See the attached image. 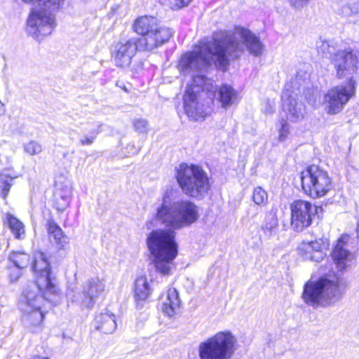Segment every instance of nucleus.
I'll use <instances>...</instances> for the list:
<instances>
[{
	"label": "nucleus",
	"instance_id": "20",
	"mask_svg": "<svg viewBox=\"0 0 359 359\" xmlns=\"http://www.w3.org/2000/svg\"><path fill=\"white\" fill-rule=\"evenodd\" d=\"M46 228L49 238L50 240L52 238H53L57 248L59 250L64 249L68 244V238L64 234L62 229L52 217H49L46 220Z\"/></svg>",
	"mask_w": 359,
	"mask_h": 359
},
{
	"label": "nucleus",
	"instance_id": "38",
	"mask_svg": "<svg viewBox=\"0 0 359 359\" xmlns=\"http://www.w3.org/2000/svg\"><path fill=\"white\" fill-rule=\"evenodd\" d=\"M67 297L69 299H71L72 302H74L75 299V294H73V291L68 290L67 292Z\"/></svg>",
	"mask_w": 359,
	"mask_h": 359
},
{
	"label": "nucleus",
	"instance_id": "29",
	"mask_svg": "<svg viewBox=\"0 0 359 359\" xmlns=\"http://www.w3.org/2000/svg\"><path fill=\"white\" fill-rule=\"evenodd\" d=\"M252 198L256 205H265L268 202V194L264 189L258 187L254 189Z\"/></svg>",
	"mask_w": 359,
	"mask_h": 359
},
{
	"label": "nucleus",
	"instance_id": "19",
	"mask_svg": "<svg viewBox=\"0 0 359 359\" xmlns=\"http://www.w3.org/2000/svg\"><path fill=\"white\" fill-rule=\"evenodd\" d=\"M72 187L71 182L66 179L55 182L54 201L58 211H64L69 205Z\"/></svg>",
	"mask_w": 359,
	"mask_h": 359
},
{
	"label": "nucleus",
	"instance_id": "13",
	"mask_svg": "<svg viewBox=\"0 0 359 359\" xmlns=\"http://www.w3.org/2000/svg\"><path fill=\"white\" fill-rule=\"evenodd\" d=\"M316 207L310 202L298 200L291 205V226L297 231H302L309 226Z\"/></svg>",
	"mask_w": 359,
	"mask_h": 359
},
{
	"label": "nucleus",
	"instance_id": "35",
	"mask_svg": "<svg viewBox=\"0 0 359 359\" xmlns=\"http://www.w3.org/2000/svg\"><path fill=\"white\" fill-rule=\"evenodd\" d=\"M98 133H99L98 131L95 130V131L92 132L90 135H83L80 139L81 144L83 146L92 144L94 142Z\"/></svg>",
	"mask_w": 359,
	"mask_h": 359
},
{
	"label": "nucleus",
	"instance_id": "2",
	"mask_svg": "<svg viewBox=\"0 0 359 359\" xmlns=\"http://www.w3.org/2000/svg\"><path fill=\"white\" fill-rule=\"evenodd\" d=\"M199 217L198 205L188 199L177 200L171 189H166L158 199L154 220L168 229L151 231L147 238V245L159 273L169 276L175 268L174 260L178 253V245L175 231L190 226Z\"/></svg>",
	"mask_w": 359,
	"mask_h": 359
},
{
	"label": "nucleus",
	"instance_id": "3",
	"mask_svg": "<svg viewBox=\"0 0 359 359\" xmlns=\"http://www.w3.org/2000/svg\"><path fill=\"white\" fill-rule=\"evenodd\" d=\"M346 287L335 274H327L316 280H309L304 286L302 298L313 308L327 307L341 299Z\"/></svg>",
	"mask_w": 359,
	"mask_h": 359
},
{
	"label": "nucleus",
	"instance_id": "8",
	"mask_svg": "<svg viewBox=\"0 0 359 359\" xmlns=\"http://www.w3.org/2000/svg\"><path fill=\"white\" fill-rule=\"evenodd\" d=\"M319 55L324 57H332L337 72V76L339 79L353 74L359 67V51L351 48L341 50L332 55L335 51L333 43L327 40L320 39L316 44Z\"/></svg>",
	"mask_w": 359,
	"mask_h": 359
},
{
	"label": "nucleus",
	"instance_id": "10",
	"mask_svg": "<svg viewBox=\"0 0 359 359\" xmlns=\"http://www.w3.org/2000/svg\"><path fill=\"white\" fill-rule=\"evenodd\" d=\"M300 178L303 191L313 198L324 196L332 187L328 172L316 165L308 166Z\"/></svg>",
	"mask_w": 359,
	"mask_h": 359
},
{
	"label": "nucleus",
	"instance_id": "21",
	"mask_svg": "<svg viewBox=\"0 0 359 359\" xmlns=\"http://www.w3.org/2000/svg\"><path fill=\"white\" fill-rule=\"evenodd\" d=\"M95 327L105 334H111L116 328L115 316L109 311L97 315L94 321Z\"/></svg>",
	"mask_w": 359,
	"mask_h": 359
},
{
	"label": "nucleus",
	"instance_id": "17",
	"mask_svg": "<svg viewBox=\"0 0 359 359\" xmlns=\"http://www.w3.org/2000/svg\"><path fill=\"white\" fill-rule=\"evenodd\" d=\"M349 240L348 235H342L332 250V257L339 271L346 270L355 259L354 255L348 248Z\"/></svg>",
	"mask_w": 359,
	"mask_h": 359
},
{
	"label": "nucleus",
	"instance_id": "33",
	"mask_svg": "<svg viewBox=\"0 0 359 359\" xmlns=\"http://www.w3.org/2000/svg\"><path fill=\"white\" fill-rule=\"evenodd\" d=\"M281 128L279 130V137L278 139L280 141H284L289 134L290 127L287 121L284 119H282L280 121Z\"/></svg>",
	"mask_w": 359,
	"mask_h": 359
},
{
	"label": "nucleus",
	"instance_id": "31",
	"mask_svg": "<svg viewBox=\"0 0 359 359\" xmlns=\"http://www.w3.org/2000/svg\"><path fill=\"white\" fill-rule=\"evenodd\" d=\"M135 130L141 134H147L149 130V122L147 119L142 118H136L132 122Z\"/></svg>",
	"mask_w": 359,
	"mask_h": 359
},
{
	"label": "nucleus",
	"instance_id": "4",
	"mask_svg": "<svg viewBox=\"0 0 359 359\" xmlns=\"http://www.w3.org/2000/svg\"><path fill=\"white\" fill-rule=\"evenodd\" d=\"M60 290L57 297L53 294L46 292L45 287H41L37 283L28 285L22 292L19 308L22 311V320L31 329L41 325L45 315L44 303L46 299L53 304H57L60 299Z\"/></svg>",
	"mask_w": 359,
	"mask_h": 359
},
{
	"label": "nucleus",
	"instance_id": "5",
	"mask_svg": "<svg viewBox=\"0 0 359 359\" xmlns=\"http://www.w3.org/2000/svg\"><path fill=\"white\" fill-rule=\"evenodd\" d=\"M26 4H37L39 8L32 10L27 19V32L34 37L51 34L55 27L53 12L58 11L64 0H22Z\"/></svg>",
	"mask_w": 359,
	"mask_h": 359
},
{
	"label": "nucleus",
	"instance_id": "22",
	"mask_svg": "<svg viewBox=\"0 0 359 359\" xmlns=\"http://www.w3.org/2000/svg\"><path fill=\"white\" fill-rule=\"evenodd\" d=\"M217 94L218 100L224 108L236 104L239 101L238 92L227 84L222 85L218 89Z\"/></svg>",
	"mask_w": 359,
	"mask_h": 359
},
{
	"label": "nucleus",
	"instance_id": "32",
	"mask_svg": "<svg viewBox=\"0 0 359 359\" xmlns=\"http://www.w3.org/2000/svg\"><path fill=\"white\" fill-rule=\"evenodd\" d=\"M24 151L31 156L37 155L42 151L41 145L36 141L31 140L23 144Z\"/></svg>",
	"mask_w": 359,
	"mask_h": 359
},
{
	"label": "nucleus",
	"instance_id": "14",
	"mask_svg": "<svg viewBox=\"0 0 359 359\" xmlns=\"http://www.w3.org/2000/svg\"><path fill=\"white\" fill-rule=\"evenodd\" d=\"M137 50H141L136 38L122 39L114 46L112 59L117 67H128Z\"/></svg>",
	"mask_w": 359,
	"mask_h": 359
},
{
	"label": "nucleus",
	"instance_id": "26",
	"mask_svg": "<svg viewBox=\"0 0 359 359\" xmlns=\"http://www.w3.org/2000/svg\"><path fill=\"white\" fill-rule=\"evenodd\" d=\"M6 221L14 237L19 240L24 239L25 237V229L24 224L11 214L6 215Z\"/></svg>",
	"mask_w": 359,
	"mask_h": 359
},
{
	"label": "nucleus",
	"instance_id": "7",
	"mask_svg": "<svg viewBox=\"0 0 359 359\" xmlns=\"http://www.w3.org/2000/svg\"><path fill=\"white\" fill-rule=\"evenodd\" d=\"M175 177L183 193L191 198H203L211 187L207 173L198 165L182 163Z\"/></svg>",
	"mask_w": 359,
	"mask_h": 359
},
{
	"label": "nucleus",
	"instance_id": "23",
	"mask_svg": "<svg viewBox=\"0 0 359 359\" xmlns=\"http://www.w3.org/2000/svg\"><path fill=\"white\" fill-rule=\"evenodd\" d=\"M180 306V300L177 291L175 288H169L167 292L166 299L161 307L162 311L167 316L172 317L175 315Z\"/></svg>",
	"mask_w": 359,
	"mask_h": 359
},
{
	"label": "nucleus",
	"instance_id": "34",
	"mask_svg": "<svg viewBox=\"0 0 359 359\" xmlns=\"http://www.w3.org/2000/svg\"><path fill=\"white\" fill-rule=\"evenodd\" d=\"M262 111L264 114H272L275 111V102L266 100L262 104Z\"/></svg>",
	"mask_w": 359,
	"mask_h": 359
},
{
	"label": "nucleus",
	"instance_id": "37",
	"mask_svg": "<svg viewBox=\"0 0 359 359\" xmlns=\"http://www.w3.org/2000/svg\"><path fill=\"white\" fill-rule=\"evenodd\" d=\"M21 273L20 272V269H15L13 271H11L9 275L10 280L12 283L18 280Z\"/></svg>",
	"mask_w": 359,
	"mask_h": 359
},
{
	"label": "nucleus",
	"instance_id": "39",
	"mask_svg": "<svg viewBox=\"0 0 359 359\" xmlns=\"http://www.w3.org/2000/svg\"><path fill=\"white\" fill-rule=\"evenodd\" d=\"M29 359H49V358H46V357L39 356V355H34V356H32L31 358H29Z\"/></svg>",
	"mask_w": 359,
	"mask_h": 359
},
{
	"label": "nucleus",
	"instance_id": "12",
	"mask_svg": "<svg viewBox=\"0 0 359 359\" xmlns=\"http://www.w3.org/2000/svg\"><path fill=\"white\" fill-rule=\"evenodd\" d=\"M355 81L350 79L346 86H339L330 90L325 95V104L329 114H337L355 93Z\"/></svg>",
	"mask_w": 359,
	"mask_h": 359
},
{
	"label": "nucleus",
	"instance_id": "1",
	"mask_svg": "<svg viewBox=\"0 0 359 359\" xmlns=\"http://www.w3.org/2000/svg\"><path fill=\"white\" fill-rule=\"evenodd\" d=\"M264 45L258 36L248 29L236 27L233 33L222 30L214 33L213 41H202L194 50L183 55L177 66L184 75H189L193 84L188 86L184 95V107L187 116L195 120H203L209 114L208 107L198 102L204 91L214 92L212 81L204 73L215 57L220 67L227 64V55L237 57L245 50L258 56Z\"/></svg>",
	"mask_w": 359,
	"mask_h": 359
},
{
	"label": "nucleus",
	"instance_id": "9",
	"mask_svg": "<svg viewBox=\"0 0 359 359\" xmlns=\"http://www.w3.org/2000/svg\"><path fill=\"white\" fill-rule=\"evenodd\" d=\"M237 339L229 330L219 332L198 345L200 359H231L236 350Z\"/></svg>",
	"mask_w": 359,
	"mask_h": 359
},
{
	"label": "nucleus",
	"instance_id": "24",
	"mask_svg": "<svg viewBox=\"0 0 359 359\" xmlns=\"http://www.w3.org/2000/svg\"><path fill=\"white\" fill-rule=\"evenodd\" d=\"M278 227V219L276 210L272 208L268 211L261 226V230L266 237L273 236Z\"/></svg>",
	"mask_w": 359,
	"mask_h": 359
},
{
	"label": "nucleus",
	"instance_id": "25",
	"mask_svg": "<svg viewBox=\"0 0 359 359\" xmlns=\"http://www.w3.org/2000/svg\"><path fill=\"white\" fill-rule=\"evenodd\" d=\"M151 288L145 276L138 277L135 283V298L137 302L145 301L151 293Z\"/></svg>",
	"mask_w": 359,
	"mask_h": 359
},
{
	"label": "nucleus",
	"instance_id": "15",
	"mask_svg": "<svg viewBox=\"0 0 359 359\" xmlns=\"http://www.w3.org/2000/svg\"><path fill=\"white\" fill-rule=\"evenodd\" d=\"M328 245L327 239L320 238L311 241H303L298 247L299 256L311 262L319 263L326 257L323 248Z\"/></svg>",
	"mask_w": 359,
	"mask_h": 359
},
{
	"label": "nucleus",
	"instance_id": "6",
	"mask_svg": "<svg viewBox=\"0 0 359 359\" xmlns=\"http://www.w3.org/2000/svg\"><path fill=\"white\" fill-rule=\"evenodd\" d=\"M133 28L135 33L142 36L136 39L142 50H152L163 45L173 34L170 28L161 26L157 18L151 15L137 18Z\"/></svg>",
	"mask_w": 359,
	"mask_h": 359
},
{
	"label": "nucleus",
	"instance_id": "40",
	"mask_svg": "<svg viewBox=\"0 0 359 359\" xmlns=\"http://www.w3.org/2000/svg\"><path fill=\"white\" fill-rule=\"evenodd\" d=\"M212 93L210 94V100H212Z\"/></svg>",
	"mask_w": 359,
	"mask_h": 359
},
{
	"label": "nucleus",
	"instance_id": "30",
	"mask_svg": "<svg viewBox=\"0 0 359 359\" xmlns=\"http://www.w3.org/2000/svg\"><path fill=\"white\" fill-rule=\"evenodd\" d=\"M341 12L346 16L359 13V0H348L346 4L342 7Z\"/></svg>",
	"mask_w": 359,
	"mask_h": 359
},
{
	"label": "nucleus",
	"instance_id": "27",
	"mask_svg": "<svg viewBox=\"0 0 359 359\" xmlns=\"http://www.w3.org/2000/svg\"><path fill=\"white\" fill-rule=\"evenodd\" d=\"M9 259L18 269L27 267L30 262L29 255L25 252H13L9 256Z\"/></svg>",
	"mask_w": 359,
	"mask_h": 359
},
{
	"label": "nucleus",
	"instance_id": "36",
	"mask_svg": "<svg viewBox=\"0 0 359 359\" xmlns=\"http://www.w3.org/2000/svg\"><path fill=\"white\" fill-rule=\"evenodd\" d=\"M192 0H170V6L173 10H178L188 6Z\"/></svg>",
	"mask_w": 359,
	"mask_h": 359
},
{
	"label": "nucleus",
	"instance_id": "11",
	"mask_svg": "<svg viewBox=\"0 0 359 359\" xmlns=\"http://www.w3.org/2000/svg\"><path fill=\"white\" fill-rule=\"evenodd\" d=\"M32 269L36 276V283L41 287H45L47 293L53 294L57 297L59 288L55 278L50 277V263L43 252L36 251L34 253Z\"/></svg>",
	"mask_w": 359,
	"mask_h": 359
},
{
	"label": "nucleus",
	"instance_id": "16",
	"mask_svg": "<svg viewBox=\"0 0 359 359\" xmlns=\"http://www.w3.org/2000/svg\"><path fill=\"white\" fill-rule=\"evenodd\" d=\"M283 109L287 118L292 122L302 120L306 114V107L301 101H298L297 95H292L285 86L282 95Z\"/></svg>",
	"mask_w": 359,
	"mask_h": 359
},
{
	"label": "nucleus",
	"instance_id": "28",
	"mask_svg": "<svg viewBox=\"0 0 359 359\" xmlns=\"http://www.w3.org/2000/svg\"><path fill=\"white\" fill-rule=\"evenodd\" d=\"M16 177H13L9 170H4L0 173V195L6 198L11 187V182Z\"/></svg>",
	"mask_w": 359,
	"mask_h": 359
},
{
	"label": "nucleus",
	"instance_id": "18",
	"mask_svg": "<svg viewBox=\"0 0 359 359\" xmlns=\"http://www.w3.org/2000/svg\"><path fill=\"white\" fill-rule=\"evenodd\" d=\"M105 288L104 281L97 277L90 278L83 287L84 298L81 306L87 309H91L94 306L98 297L104 292Z\"/></svg>",
	"mask_w": 359,
	"mask_h": 359
}]
</instances>
